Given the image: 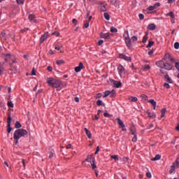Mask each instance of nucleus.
Masks as SVG:
<instances>
[{
  "label": "nucleus",
  "mask_w": 179,
  "mask_h": 179,
  "mask_svg": "<svg viewBox=\"0 0 179 179\" xmlns=\"http://www.w3.org/2000/svg\"><path fill=\"white\" fill-rule=\"evenodd\" d=\"M116 120L117 121L118 125L120 126V128H122V131H127V129L125 128V124H124V122H122V120H121L120 117H117Z\"/></svg>",
  "instance_id": "5"
},
{
  "label": "nucleus",
  "mask_w": 179,
  "mask_h": 179,
  "mask_svg": "<svg viewBox=\"0 0 179 179\" xmlns=\"http://www.w3.org/2000/svg\"><path fill=\"white\" fill-rule=\"evenodd\" d=\"M166 15L170 16L171 19H174V17H176V15H174V12H173V11L169 12Z\"/></svg>",
  "instance_id": "28"
},
{
  "label": "nucleus",
  "mask_w": 179,
  "mask_h": 179,
  "mask_svg": "<svg viewBox=\"0 0 179 179\" xmlns=\"http://www.w3.org/2000/svg\"><path fill=\"white\" fill-rule=\"evenodd\" d=\"M47 83L48 85V86H51L52 87L54 88H58L61 86V81L57 79H54L52 78H50L48 81Z\"/></svg>",
  "instance_id": "2"
},
{
  "label": "nucleus",
  "mask_w": 179,
  "mask_h": 179,
  "mask_svg": "<svg viewBox=\"0 0 179 179\" xmlns=\"http://www.w3.org/2000/svg\"><path fill=\"white\" fill-rule=\"evenodd\" d=\"M96 106L100 107V106H102V107H106V103H103V101L101 100H98L96 101Z\"/></svg>",
  "instance_id": "25"
},
{
  "label": "nucleus",
  "mask_w": 179,
  "mask_h": 179,
  "mask_svg": "<svg viewBox=\"0 0 179 179\" xmlns=\"http://www.w3.org/2000/svg\"><path fill=\"white\" fill-rule=\"evenodd\" d=\"M156 65L157 66H158L159 68H162V69H163V68H164V62L160 60L158 62H156Z\"/></svg>",
  "instance_id": "12"
},
{
  "label": "nucleus",
  "mask_w": 179,
  "mask_h": 179,
  "mask_svg": "<svg viewBox=\"0 0 179 179\" xmlns=\"http://www.w3.org/2000/svg\"><path fill=\"white\" fill-rule=\"evenodd\" d=\"M17 3H20V5H23L24 3V1L23 0H16Z\"/></svg>",
  "instance_id": "60"
},
{
  "label": "nucleus",
  "mask_w": 179,
  "mask_h": 179,
  "mask_svg": "<svg viewBox=\"0 0 179 179\" xmlns=\"http://www.w3.org/2000/svg\"><path fill=\"white\" fill-rule=\"evenodd\" d=\"M84 66H83V63L80 62L78 66H76L74 69L75 72H80V71H82V69H83Z\"/></svg>",
  "instance_id": "10"
},
{
  "label": "nucleus",
  "mask_w": 179,
  "mask_h": 179,
  "mask_svg": "<svg viewBox=\"0 0 179 179\" xmlns=\"http://www.w3.org/2000/svg\"><path fill=\"white\" fill-rule=\"evenodd\" d=\"M174 48H175L176 50H178V49H179V43H178V42H176V43H174Z\"/></svg>",
  "instance_id": "46"
},
{
  "label": "nucleus",
  "mask_w": 179,
  "mask_h": 179,
  "mask_svg": "<svg viewBox=\"0 0 179 179\" xmlns=\"http://www.w3.org/2000/svg\"><path fill=\"white\" fill-rule=\"evenodd\" d=\"M149 103H150V104H152L153 109L156 110V101H155V99H150L149 100Z\"/></svg>",
  "instance_id": "21"
},
{
  "label": "nucleus",
  "mask_w": 179,
  "mask_h": 179,
  "mask_svg": "<svg viewBox=\"0 0 179 179\" xmlns=\"http://www.w3.org/2000/svg\"><path fill=\"white\" fill-rule=\"evenodd\" d=\"M124 41L127 47L128 48H132V41H131V38H129V36L124 37Z\"/></svg>",
  "instance_id": "4"
},
{
  "label": "nucleus",
  "mask_w": 179,
  "mask_h": 179,
  "mask_svg": "<svg viewBox=\"0 0 179 179\" xmlns=\"http://www.w3.org/2000/svg\"><path fill=\"white\" fill-rule=\"evenodd\" d=\"M165 57H167L169 59V61H171V62H176V59H173L172 57H171V55H165Z\"/></svg>",
  "instance_id": "32"
},
{
  "label": "nucleus",
  "mask_w": 179,
  "mask_h": 179,
  "mask_svg": "<svg viewBox=\"0 0 179 179\" xmlns=\"http://www.w3.org/2000/svg\"><path fill=\"white\" fill-rule=\"evenodd\" d=\"M148 36H149V32L146 31L145 35L143 36V41H142V43L143 44H145V43H146V41H148V38H149V37Z\"/></svg>",
  "instance_id": "17"
},
{
  "label": "nucleus",
  "mask_w": 179,
  "mask_h": 179,
  "mask_svg": "<svg viewBox=\"0 0 179 179\" xmlns=\"http://www.w3.org/2000/svg\"><path fill=\"white\" fill-rule=\"evenodd\" d=\"M173 163H176V169H178L179 168V159L178 158L175 162Z\"/></svg>",
  "instance_id": "49"
},
{
  "label": "nucleus",
  "mask_w": 179,
  "mask_h": 179,
  "mask_svg": "<svg viewBox=\"0 0 179 179\" xmlns=\"http://www.w3.org/2000/svg\"><path fill=\"white\" fill-rule=\"evenodd\" d=\"M165 79H166V82H168V83H173V80H171L170 76H169V74L165 75Z\"/></svg>",
  "instance_id": "27"
},
{
  "label": "nucleus",
  "mask_w": 179,
  "mask_h": 179,
  "mask_svg": "<svg viewBox=\"0 0 179 179\" xmlns=\"http://www.w3.org/2000/svg\"><path fill=\"white\" fill-rule=\"evenodd\" d=\"M85 162H87L88 163L92 162V155H88L85 159Z\"/></svg>",
  "instance_id": "36"
},
{
  "label": "nucleus",
  "mask_w": 179,
  "mask_h": 179,
  "mask_svg": "<svg viewBox=\"0 0 179 179\" xmlns=\"http://www.w3.org/2000/svg\"><path fill=\"white\" fill-rule=\"evenodd\" d=\"M29 30V28H24L23 29H21V33H24L25 31H27Z\"/></svg>",
  "instance_id": "64"
},
{
  "label": "nucleus",
  "mask_w": 179,
  "mask_h": 179,
  "mask_svg": "<svg viewBox=\"0 0 179 179\" xmlns=\"http://www.w3.org/2000/svg\"><path fill=\"white\" fill-rule=\"evenodd\" d=\"M131 40L134 43H135V41H138V37L136 36H133L131 37Z\"/></svg>",
  "instance_id": "47"
},
{
  "label": "nucleus",
  "mask_w": 179,
  "mask_h": 179,
  "mask_svg": "<svg viewBox=\"0 0 179 179\" xmlns=\"http://www.w3.org/2000/svg\"><path fill=\"white\" fill-rule=\"evenodd\" d=\"M110 31H111V33H117V31H118V29H117V28H115L114 27H111Z\"/></svg>",
  "instance_id": "37"
},
{
  "label": "nucleus",
  "mask_w": 179,
  "mask_h": 179,
  "mask_svg": "<svg viewBox=\"0 0 179 179\" xmlns=\"http://www.w3.org/2000/svg\"><path fill=\"white\" fill-rule=\"evenodd\" d=\"M144 69H145L146 71H149V69H150V66L149 64H145L144 66Z\"/></svg>",
  "instance_id": "52"
},
{
  "label": "nucleus",
  "mask_w": 179,
  "mask_h": 179,
  "mask_svg": "<svg viewBox=\"0 0 179 179\" xmlns=\"http://www.w3.org/2000/svg\"><path fill=\"white\" fill-rule=\"evenodd\" d=\"M111 159H114L115 162H118V155H112Z\"/></svg>",
  "instance_id": "45"
},
{
  "label": "nucleus",
  "mask_w": 179,
  "mask_h": 179,
  "mask_svg": "<svg viewBox=\"0 0 179 179\" xmlns=\"http://www.w3.org/2000/svg\"><path fill=\"white\" fill-rule=\"evenodd\" d=\"M103 115H104V117H105L106 118H111V117H113V115H110V114H109V113H105L103 114Z\"/></svg>",
  "instance_id": "39"
},
{
  "label": "nucleus",
  "mask_w": 179,
  "mask_h": 179,
  "mask_svg": "<svg viewBox=\"0 0 179 179\" xmlns=\"http://www.w3.org/2000/svg\"><path fill=\"white\" fill-rule=\"evenodd\" d=\"M30 22H34V23H37V20H36V15L34 14H30L28 17Z\"/></svg>",
  "instance_id": "11"
},
{
  "label": "nucleus",
  "mask_w": 179,
  "mask_h": 179,
  "mask_svg": "<svg viewBox=\"0 0 179 179\" xmlns=\"http://www.w3.org/2000/svg\"><path fill=\"white\" fill-rule=\"evenodd\" d=\"M92 162H93V164H92V165H91L92 167V169L96 170V169H97V166H96V164H95L96 159L92 158Z\"/></svg>",
  "instance_id": "29"
},
{
  "label": "nucleus",
  "mask_w": 179,
  "mask_h": 179,
  "mask_svg": "<svg viewBox=\"0 0 179 179\" xmlns=\"http://www.w3.org/2000/svg\"><path fill=\"white\" fill-rule=\"evenodd\" d=\"M47 69L49 71V72H52V66H48Z\"/></svg>",
  "instance_id": "63"
},
{
  "label": "nucleus",
  "mask_w": 179,
  "mask_h": 179,
  "mask_svg": "<svg viewBox=\"0 0 179 179\" xmlns=\"http://www.w3.org/2000/svg\"><path fill=\"white\" fill-rule=\"evenodd\" d=\"M107 8H106V5H103L101 8V12H106Z\"/></svg>",
  "instance_id": "44"
},
{
  "label": "nucleus",
  "mask_w": 179,
  "mask_h": 179,
  "mask_svg": "<svg viewBox=\"0 0 179 179\" xmlns=\"http://www.w3.org/2000/svg\"><path fill=\"white\" fill-rule=\"evenodd\" d=\"M166 113H167V109L166 108H162L161 110V118L164 117Z\"/></svg>",
  "instance_id": "24"
},
{
  "label": "nucleus",
  "mask_w": 179,
  "mask_h": 179,
  "mask_svg": "<svg viewBox=\"0 0 179 179\" xmlns=\"http://www.w3.org/2000/svg\"><path fill=\"white\" fill-rule=\"evenodd\" d=\"M8 107H10L11 108H13V103L12 102V101H10L8 102L7 103Z\"/></svg>",
  "instance_id": "41"
},
{
  "label": "nucleus",
  "mask_w": 179,
  "mask_h": 179,
  "mask_svg": "<svg viewBox=\"0 0 179 179\" xmlns=\"http://www.w3.org/2000/svg\"><path fill=\"white\" fill-rule=\"evenodd\" d=\"M140 97L142 100H143V101H146L148 100V95L146 94H143L140 96Z\"/></svg>",
  "instance_id": "30"
},
{
  "label": "nucleus",
  "mask_w": 179,
  "mask_h": 179,
  "mask_svg": "<svg viewBox=\"0 0 179 179\" xmlns=\"http://www.w3.org/2000/svg\"><path fill=\"white\" fill-rule=\"evenodd\" d=\"M36 69L34 68L32 69V71H31V76H36Z\"/></svg>",
  "instance_id": "57"
},
{
  "label": "nucleus",
  "mask_w": 179,
  "mask_h": 179,
  "mask_svg": "<svg viewBox=\"0 0 179 179\" xmlns=\"http://www.w3.org/2000/svg\"><path fill=\"white\" fill-rule=\"evenodd\" d=\"M52 36H56V37H59V32H58V31H54V32L52 34Z\"/></svg>",
  "instance_id": "48"
},
{
  "label": "nucleus",
  "mask_w": 179,
  "mask_h": 179,
  "mask_svg": "<svg viewBox=\"0 0 179 179\" xmlns=\"http://www.w3.org/2000/svg\"><path fill=\"white\" fill-rule=\"evenodd\" d=\"M27 135V130L24 129H17L14 132L13 138L15 141V145L19 143V140L20 138L25 137Z\"/></svg>",
  "instance_id": "1"
},
{
  "label": "nucleus",
  "mask_w": 179,
  "mask_h": 179,
  "mask_svg": "<svg viewBox=\"0 0 179 179\" xmlns=\"http://www.w3.org/2000/svg\"><path fill=\"white\" fill-rule=\"evenodd\" d=\"M176 167H177V166H176V163H173V164H172V166H171V169H170V171H169V173H170V174H173V173H174V170H176Z\"/></svg>",
  "instance_id": "23"
},
{
  "label": "nucleus",
  "mask_w": 179,
  "mask_h": 179,
  "mask_svg": "<svg viewBox=\"0 0 179 179\" xmlns=\"http://www.w3.org/2000/svg\"><path fill=\"white\" fill-rule=\"evenodd\" d=\"M48 38V32H46L41 36L40 43L42 44V43H44V41Z\"/></svg>",
  "instance_id": "7"
},
{
  "label": "nucleus",
  "mask_w": 179,
  "mask_h": 179,
  "mask_svg": "<svg viewBox=\"0 0 179 179\" xmlns=\"http://www.w3.org/2000/svg\"><path fill=\"white\" fill-rule=\"evenodd\" d=\"M21 127H22V124H20L19 121H17L15 122V128H16V129H19Z\"/></svg>",
  "instance_id": "31"
},
{
  "label": "nucleus",
  "mask_w": 179,
  "mask_h": 179,
  "mask_svg": "<svg viewBox=\"0 0 179 179\" xmlns=\"http://www.w3.org/2000/svg\"><path fill=\"white\" fill-rule=\"evenodd\" d=\"M103 43H104V41L103 40H99L98 41V45H102Z\"/></svg>",
  "instance_id": "62"
},
{
  "label": "nucleus",
  "mask_w": 179,
  "mask_h": 179,
  "mask_svg": "<svg viewBox=\"0 0 179 179\" xmlns=\"http://www.w3.org/2000/svg\"><path fill=\"white\" fill-rule=\"evenodd\" d=\"M164 87H166V89H170V85L167 83H165L164 84Z\"/></svg>",
  "instance_id": "56"
},
{
  "label": "nucleus",
  "mask_w": 179,
  "mask_h": 179,
  "mask_svg": "<svg viewBox=\"0 0 179 179\" xmlns=\"http://www.w3.org/2000/svg\"><path fill=\"white\" fill-rule=\"evenodd\" d=\"M130 132L131 133V135L136 134V129L135 128V126L134 124H131L130 126Z\"/></svg>",
  "instance_id": "14"
},
{
  "label": "nucleus",
  "mask_w": 179,
  "mask_h": 179,
  "mask_svg": "<svg viewBox=\"0 0 179 179\" xmlns=\"http://www.w3.org/2000/svg\"><path fill=\"white\" fill-rule=\"evenodd\" d=\"M138 17L140 20H143V19H145V15H143V14H139Z\"/></svg>",
  "instance_id": "54"
},
{
  "label": "nucleus",
  "mask_w": 179,
  "mask_h": 179,
  "mask_svg": "<svg viewBox=\"0 0 179 179\" xmlns=\"http://www.w3.org/2000/svg\"><path fill=\"white\" fill-rule=\"evenodd\" d=\"M72 23L73 24H74L75 26H76L78 24V20L76 19H73L72 20Z\"/></svg>",
  "instance_id": "58"
},
{
  "label": "nucleus",
  "mask_w": 179,
  "mask_h": 179,
  "mask_svg": "<svg viewBox=\"0 0 179 179\" xmlns=\"http://www.w3.org/2000/svg\"><path fill=\"white\" fill-rule=\"evenodd\" d=\"M10 122H12V117H10V114L8 115L7 118V132L8 134H10L12 132V127H10Z\"/></svg>",
  "instance_id": "3"
},
{
  "label": "nucleus",
  "mask_w": 179,
  "mask_h": 179,
  "mask_svg": "<svg viewBox=\"0 0 179 179\" xmlns=\"http://www.w3.org/2000/svg\"><path fill=\"white\" fill-rule=\"evenodd\" d=\"M175 68L178 70L179 72V62H176L175 63Z\"/></svg>",
  "instance_id": "55"
},
{
  "label": "nucleus",
  "mask_w": 179,
  "mask_h": 179,
  "mask_svg": "<svg viewBox=\"0 0 179 179\" xmlns=\"http://www.w3.org/2000/svg\"><path fill=\"white\" fill-rule=\"evenodd\" d=\"M113 85L115 87H117V89L120 88V87L121 86V85H122V83H121V81H115V80H113Z\"/></svg>",
  "instance_id": "15"
},
{
  "label": "nucleus",
  "mask_w": 179,
  "mask_h": 179,
  "mask_svg": "<svg viewBox=\"0 0 179 179\" xmlns=\"http://www.w3.org/2000/svg\"><path fill=\"white\" fill-rule=\"evenodd\" d=\"M111 94V91L107 90L104 92L103 98L108 97V96H110Z\"/></svg>",
  "instance_id": "33"
},
{
  "label": "nucleus",
  "mask_w": 179,
  "mask_h": 179,
  "mask_svg": "<svg viewBox=\"0 0 179 179\" xmlns=\"http://www.w3.org/2000/svg\"><path fill=\"white\" fill-rule=\"evenodd\" d=\"M155 44V42L153 41H149L148 44L147 45V48H150V47H152V45Z\"/></svg>",
  "instance_id": "38"
},
{
  "label": "nucleus",
  "mask_w": 179,
  "mask_h": 179,
  "mask_svg": "<svg viewBox=\"0 0 179 179\" xmlns=\"http://www.w3.org/2000/svg\"><path fill=\"white\" fill-rule=\"evenodd\" d=\"M103 16L106 20H110V15L108 13H104Z\"/></svg>",
  "instance_id": "34"
},
{
  "label": "nucleus",
  "mask_w": 179,
  "mask_h": 179,
  "mask_svg": "<svg viewBox=\"0 0 179 179\" xmlns=\"http://www.w3.org/2000/svg\"><path fill=\"white\" fill-rule=\"evenodd\" d=\"M9 73H17V66L15 65H11L10 66V69L9 71Z\"/></svg>",
  "instance_id": "8"
},
{
  "label": "nucleus",
  "mask_w": 179,
  "mask_h": 179,
  "mask_svg": "<svg viewBox=\"0 0 179 179\" xmlns=\"http://www.w3.org/2000/svg\"><path fill=\"white\" fill-rule=\"evenodd\" d=\"M164 68H165L166 71H171V69H173V65L170 64L169 63H164Z\"/></svg>",
  "instance_id": "13"
},
{
  "label": "nucleus",
  "mask_w": 179,
  "mask_h": 179,
  "mask_svg": "<svg viewBox=\"0 0 179 179\" xmlns=\"http://www.w3.org/2000/svg\"><path fill=\"white\" fill-rule=\"evenodd\" d=\"M17 61L16 60V59H15L14 60L12 61V62H10V65L12 66L13 65V64H17Z\"/></svg>",
  "instance_id": "61"
},
{
  "label": "nucleus",
  "mask_w": 179,
  "mask_h": 179,
  "mask_svg": "<svg viewBox=\"0 0 179 179\" xmlns=\"http://www.w3.org/2000/svg\"><path fill=\"white\" fill-rule=\"evenodd\" d=\"M101 38H105V39L108 38V37H110V32L103 34L102 35H101Z\"/></svg>",
  "instance_id": "26"
},
{
  "label": "nucleus",
  "mask_w": 179,
  "mask_h": 179,
  "mask_svg": "<svg viewBox=\"0 0 179 179\" xmlns=\"http://www.w3.org/2000/svg\"><path fill=\"white\" fill-rule=\"evenodd\" d=\"M1 34L3 37V38L6 40V32H5V31H1Z\"/></svg>",
  "instance_id": "42"
},
{
  "label": "nucleus",
  "mask_w": 179,
  "mask_h": 179,
  "mask_svg": "<svg viewBox=\"0 0 179 179\" xmlns=\"http://www.w3.org/2000/svg\"><path fill=\"white\" fill-rule=\"evenodd\" d=\"M146 177L147 178H152V173L150 172H147Z\"/></svg>",
  "instance_id": "53"
},
{
  "label": "nucleus",
  "mask_w": 179,
  "mask_h": 179,
  "mask_svg": "<svg viewBox=\"0 0 179 179\" xmlns=\"http://www.w3.org/2000/svg\"><path fill=\"white\" fill-rule=\"evenodd\" d=\"M134 136L132 138V142H136L138 141V137L136 136V134H133Z\"/></svg>",
  "instance_id": "51"
},
{
  "label": "nucleus",
  "mask_w": 179,
  "mask_h": 179,
  "mask_svg": "<svg viewBox=\"0 0 179 179\" xmlns=\"http://www.w3.org/2000/svg\"><path fill=\"white\" fill-rule=\"evenodd\" d=\"M119 58L121 59H124L125 61H127V62H131L132 61V58H131V57H127V55L122 53L119 54Z\"/></svg>",
  "instance_id": "6"
},
{
  "label": "nucleus",
  "mask_w": 179,
  "mask_h": 179,
  "mask_svg": "<svg viewBox=\"0 0 179 179\" xmlns=\"http://www.w3.org/2000/svg\"><path fill=\"white\" fill-rule=\"evenodd\" d=\"M152 6L154 7V9H157V8H159V6H160V3H156Z\"/></svg>",
  "instance_id": "50"
},
{
  "label": "nucleus",
  "mask_w": 179,
  "mask_h": 179,
  "mask_svg": "<svg viewBox=\"0 0 179 179\" xmlns=\"http://www.w3.org/2000/svg\"><path fill=\"white\" fill-rule=\"evenodd\" d=\"M129 100L131 103H135L138 101V98L136 96H129Z\"/></svg>",
  "instance_id": "20"
},
{
  "label": "nucleus",
  "mask_w": 179,
  "mask_h": 179,
  "mask_svg": "<svg viewBox=\"0 0 179 179\" xmlns=\"http://www.w3.org/2000/svg\"><path fill=\"white\" fill-rule=\"evenodd\" d=\"M3 66L2 64H0V76L2 75V73H3Z\"/></svg>",
  "instance_id": "43"
},
{
  "label": "nucleus",
  "mask_w": 179,
  "mask_h": 179,
  "mask_svg": "<svg viewBox=\"0 0 179 179\" xmlns=\"http://www.w3.org/2000/svg\"><path fill=\"white\" fill-rule=\"evenodd\" d=\"M146 113L150 118H152V119L156 118V115L155 113H150L149 110H147Z\"/></svg>",
  "instance_id": "19"
},
{
  "label": "nucleus",
  "mask_w": 179,
  "mask_h": 179,
  "mask_svg": "<svg viewBox=\"0 0 179 179\" xmlns=\"http://www.w3.org/2000/svg\"><path fill=\"white\" fill-rule=\"evenodd\" d=\"M148 10H155V7L153 6H149L148 8Z\"/></svg>",
  "instance_id": "59"
},
{
  "label": "nucleus",
  "mask_w": 179,
  "mask_h": 179,
  "mask_svg": "<svg viewBox=\"0 0 179 179\" xmlns=\"http://www.w3.org/2000/svg\"><path fill=\"white\" fill-rule=\"evenodd\" d=\"M84 131L89 139H92V133L89 131V129H87V128H85Z\"/></svg>",
  "instance_id": "16"
},
{
  "label": "nucleus",
  "mask_w": 179,
  "mask_h": 179,
  "mask_svg": "<svg viewBox=\"0 0 179 179\" xmlns=\"http://www.w3.org/2000/svg\"><path fill=\"white\" fill-rule=\"evenodd\" d=\"M6 57H7L5 59L6 62H9V59H10V54H6Z\"/></svg>",
  "instance_id": "40"
},
{
  "label": "nucleus",
  "mask_w": 179,
  "mask_h": 179,
  "mask_svg": "<svg viewBox=\"0 0 179 179\" xmlns=\"http://www.w3.org/2000/svg\"><path fill=\"white\" fill-rule=\"evenodd\" d=\"M148 30H156V24H155L154 23L150 24L148 26Z\"/></svg>",
  "instance_id": "18"
},
{
  "label": "nucleus",
  "mask_w": 179,
  "mask_h": 179,
  "mask_svg": "<svg viewBox=\"0 0 179 179\" xmlns=\"http://www.w3.org/2000/svg\"><path fill=\"white\" fill-rule=\"evenodd\" d=\"M162 159V155L157 154L155 155V157L152 159H151L152 162H156V160H160Z\"/></svg>",
  "instance_id": "22"
},
{
  "label": "nucleus",
  "mask_w": 179,
  "mask_h": 179,
  "mask_svg": "<svg viewBox=\"0 0 179 179\" xmlns=\"http://www.w3.org/2000/svg\"><path fill=\"white\" fill-rule=\"evenodd\" d=\"M117 70L120 76H122V73H124V72L125 71V68H124L122 65L120 64L117 67Z\"/></svg>",
  "instance_id": "9"
},
{
  "label": "nucleus",
  "mask_w": 179,
  "mask_h": 179,
  "mask_svg": "<svg viewBox=\"0 0 179 179\" xmlns=\"http://www.w3.org/2000/svg\"><path fill=\"white\" fill-rule=\"evenodd\" d=\"M56 64H57V65H62L63 64H65V61H64V60H62V59H61V60H57V61L56 62Z\"/></svg>",
  "instance_id": "35"
}]
</instances>
